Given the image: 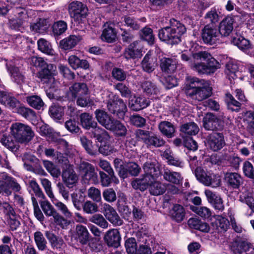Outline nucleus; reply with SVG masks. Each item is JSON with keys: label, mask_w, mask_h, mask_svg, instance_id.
<instances>
[{"label": "nucleus", "mask_w": 254, "mask_h": 254, "mask_svg": "<svg viewBox=\"0 0 254 254\" xmlns=\"http://www.w3.org/2000/svg\"><path fill=\"white\" fill-rule=\"evenodd\" d=\"M186 79V93L192 99L201 101L212 95V87L207 81L191 76Z\"/></svg>", "instance_id": "f257e3e1"}, {"label": "nucleus", "mask_w": 254, "mask_h": 254, "mask_svg": "<svg viewBox=\"0 0 254 254\" xmlns=\"http://www.w3.org/2000/svg\"><path fill=\"white\" fill-rule=\"evenodd\" d=\"M187 31L185 26L174 18L170 20V26L159 30L158 37L160 40L171 45L181 42L182 36Z\"/></svg>", "instance_id": "f03ea898"}, {"label": "nucleus", "mask_w": 254, "mask_h": 254, "mask_svg": "<svg viewBox=\"0 0 254 254\" xmlns=\"http://www.w3.org/2000/svg\"><path fill=\"white\" fill-rule=\"evenodd\" d=\"M10 134L17 142L27 144L34 136L31 127L21 123L12 124L10 127Z\"/></svg>", "instance_id": "7ed1b4c3"}, {"label": "nucleus", "mask_w": 254, "mask_h": 254, "mask_svg": "<svg viewBox=\"0 0 254 254\" xmlns=\"http://www.w3.org/2000/svg\"><path fill=\"white\" fill-rule=\"evenodd\" d=\"M123 160H114L116 171L121 178H127L128 176H137L140 168L137 163L132 162L124 163Z\"/></svg>", "instance_id": "20e7f679"}, {"label": "nucleus", "mask_w": 254, "mask_h": 254, "mask_svg": "<svg viewBox=\"0 0 254 254\" xmlns=\"http://www.w3.org/2000/svg\"><path fill=\"white\" fill-rule=\"evenodd\" d=\"M71 17L78 24L84 23L86 20L88 9L87 6L79 1H73L68 6Z\"/></svg>", "instance_id": "39448f33"}, {"label": "nucleus", "mask_w": 254, "mask_h": 254, "mask_svg": "<svg viewBox=\"0 0 254 254\" xmlns=\"http://www.w3.org/2000/svg\"><path fill=\"white\" fill-rule=\"evenodd\" d=\"M59 163L62 164V177L63 182L67 187L72 188L77 181V176L73 170L72 165L69 164V160H58Z\"/></svg>", "instance_id": "423d86ee"}, {"label": "nucleus", "mask_w": 254, "mask_h": 254, "mask_svg": "<svg viewBox=\"0 0 254 254\" xmlns=\"http://www.w3.org/2000/svg\"><path fill=\"white\" fill-rule=\"evenodd\" d=\"M107 108L112 114L119 119H124L127 111L126 103L124 100L117 97L110 99L107 102Z\"/></svg>", "instance_id": "0eeeda50"}, {"label": "nucleus", "mask_w": 254, "mask_h": 254, "mask_svg": "<svg viewBox=\"0 0 254 254\" xmlns=\"http://www.w3.org/2000/svg\"><path fill=\"white\" fill-rule=\"evenodd\" d=\"M203 42L207 45H213L220 41V33L216 25L206 24L201 32Z\"/></svg>", "instance_id": "6e6552de"}, {"label": "nucleus", "mask_w": 254, "mask_h": 254, "mask_svg": "<svg viewBox=\"0 0 254 254\" xmlns=\"http://www.w3.org/2000/svg\"><path fill=\"white\" fill-rule=\"evenodd\" d=\"M231 250L235 254H251L254 253V246L246 239L237 236L232 243Z\"/></svg>", "instance_id": "1a4fd4ad"}, {"label": "nucleus", "mask_w": 254, "mask_h": 254, "mask_svg": "<svg viewBox=\"0 0 254 254\" xmlns=\"http://www.w3.org/2000/svg\"><path fill=\"white\" fill-rule=\"evenodd\" d=\"M195 61H205L209 73H214L220 67V64L211 55L206 51H201L193 54Z\"/></svg>", "instance_id": "9d476101"}, {"label": "nucleus", "mask_w": 254, "mask_h": 254, "mask_svg": "<svg viewBox=\"0 0 254 254\" xmlns=\"http://www.w3.org/2000/svg\"><path fill=\"white\" fill-rule=\"evenodd\" d=\"M207 142L209 148L214 151L220 150L225 145L223 134L216 132H213L207 136Z\"/></svg>", "instance_id": "9b49d317"}, {"label": "nucleus", "mask_w": 254, "mask_h": 254, "mask_svg": "<svg viewBox=\"0 0 254 254\" xmlns=\"http://www.w3.org/2000/svg\"><path fill=\"white\" fill-rule=\"evenodd\" d=\"M104 240L108 247L118 248L121 241L120 232L116 229L108 230L104 235Z\"/></svg>", "instance_id": "f8f14e48"}, {"label": "nucleus", "mask_w": 254, "mask_h": 254, "mask_svg": "<svg viewBox=\"0 0 254 254\" xmlns=\"http://www.w3.org/2000/svg\"><path fill=\"white\" fill-rule=\"evenodd\" d=\"M140 41L136 40L130 43V45L125 49L123 56L127 60L134 59L141 57L142 55V47Z\"/></svg>", "instance_id": "ddd939ff"}, {"label": "nucleus", "mask_w": 254, "mask_h": 254, "mask_svg": "<svg viewBox=\"0 0 254 254\" xmlns=\"http://www.w3.org/2000/svg\"><path fill=\"white\" fill-rule=\"evenodd\" d=\"M156 179L153 178L151 175H146L145 174L141 176L140 178L136 179L131 183L132 188L136 190H139L143 191L146 190L148 187H150L152 182Z\"/></svg>", "instance_id": "4468645a"}, {"label": "nucleus", "mask_w": 254, "mask_h": 254, "mask_svg": "<svg viewBox=\"0 0 254 254\" xmlns=\"http://www.w3.org/2000/svg\"><path fill=\"white\" fill-rule=\"evenodd\" d=\"M224 179L227 187L233 190L239 189L243 184V178L237 173L227 172Z\"/></svg>", "instance_id": "2eb2a0df"}, {"label": "nucleus", "mask_w": 254, "mask_h": 254, "mask_svg": "<svg viewBox=\"0 0 254 254\" xmlns=\"http://www.w3.org/2000/svg\"><path fill=\"white\" fill-rule=\"evenodd\" d=\"M56 69V66L53 64H48L42 68L38 73V77L43 83L49 84L55 81L53 77V72Z\"/></svg>", "instance_id": "dca6fc26"}, {"label": "nucleus", "mask_w": 254, "mask_h": 254, "mask_svg": "<svg viewBox=\"0 0 254 254\" xmlns=\"http://www.w3.org/2000/svg\"><path fill=\"white\" fill-rule=\"evenodd\" d=\"M194 175L200 183L205 186H213L214 184L217 186L220 185L221 181L219 179L216 182H213L211 177L207 175L201 167H196L194 170Z\"/></svg>", "instance_id": "f3484780"}, {"label": "nucleus", "mask_w": 254, "mask_h": 254, "mask_svg": "<svg viewBox=\"0 0 254 254\" xmlns=\"http://www.w3.org/2000/svg\"><path fill=\"white\" fill-rule=\"evenodd\" d=\"M160 67L163 72H174L177 67L178 62L175 58L164 57L160 59Z\"/></svg>", "instance_id": "a211bd4d"}, {"label": "nucleus", "mask_w": 254, "mask_h": 254, "mask_svg": "<svg viewBox=\"0 0 254 254\" xmlns=\"http://www.w3.org/2000/svg\"><path fill=\"white\" fill-rule=\"evenodd\" d=\"M203 127L208 130H216L222 128L221 121L212 114H207L203 119Z\"/></svg>", "instance_id": "6ab92c4d"}, {"label": "nucleus", "mask_w": 254, "mask_h": 254, "mask_svg": "<svg viewBox=\"0 0 254 254\" xmlns=\"http://www.w3.org/2000/svg\"><path fill=\"white\" fill-rule=\"evenodd\" d=\"M90 237L91 235L85 226L81 224H78L76 226L75 239L77 242L83 246L87 245Z\"/></svg>", "instance_id": "aec40b11"}, {"label": "nucleus", "mask_w": 254, "mask_h": 254, "mask_svg": "<svg viewBox=\"0 0 254 254\" xmlns=\"http://www.w3.org/2000/svg\"><path fill=\"white\" fill-rule=\"evenodd\" d=\"M104 208V215L109 221L116 226H121L123 224V220L113 207L108 204L105 203Z\"/></svg>", "instance_id": "412c9836"}, {"label": "nucleus", "mask_w": 254, "mask_h": 254, "mask_svg": "<svg viewBox=\"0 0 254 254\" xmlns=\"http://www.w3.org/2000/svg\"><path fill=\"white\" fill-rule=\"evenodd\" d=\"M154 162H146L143 167L145 174L151 175L153 178L156 179L162 175V171L160 165L154 160Z\"/></svg>", "instance_id": "4be33fe9"}, {"label": "nucleus", "mask_w": 254, "mask_h": 254, "mask_svg": "<svg viewBox=\"0 0 254 254\" xmlns=\"http://www.w3.org/2000/svg\"><path fill=\"white\" fill-rule=\"evenodd\" d=\"M205 194L209 203L215 210L222 211L224 209L222 198L210 190H205Z\"/></svg>", "instance_id": "5701e85b"}, {"label": "nucleus", "mask_w": 254, "mask_h": 254, "mask_svg": "<svg viewBox=\"0 0 254 254\" xmlns=\"http://www.w3.org/2000/svg\"><path fill=\"white\" fill-rule=\"evenodd\" d=\"M234 19L233 17L229 16L225 18L219 24L218 32L220 36L227 37L233 30Z\"/></svg>", "instance_id": "b1692460"}, {"label": "nucleus", "mask_w": 254, "mask_h": 254, "mask_svg": "<svg viewBox=\"0 0 254 254\" xmlns=\"http://www.w3.org/2000/svg\"><path fill=\"white\" fill-rule=\"evenodd\" d=\"M95 115L98 123L107 129L115 120L106 112L101 109H97L95 111Z\"/></svg>", "instance_id": "393cba45"}, {"label": "nucleus", "mask_w": 254, "mask_h": 254, "mask_svg": "<svg viewBox=\"0 0 254 254\" xmlns=\"http://www.w3.org/2000/svg\"><path fill=\"white\" fill-rule=\"evenodd\" d=\"M189 227L204 233L210 232V228L209 224L204 221H201L197 218H190L188 221ZM211 233L213 232H210Z\"/></svg>", "instance_id": "a878e982"}, {"label": "nucleus", "mask_w": 254, "mask_h": 254, "mask_svg": "<svg viewBox=\"0 0 254 254\" xmlns=\"http://www.w3.org/2000/svg\"><path fill=\"white\" fill-rule=\"evenodd\" d=\"M57 148L58 149H63L64 153L62 158H73L76 157L77 152L74 149L70 148L68 142L64 139H60L58 141Z\"/></svg>", "instance_id": "bb28decb"}, {"label": "nucleus", "mask_w": 254, "mask_h": 254, "mask_svg": "<svg viewBox=\"0 0 254 254\" xmlns=\"http://www.w3.org/2000/svg\"><path fill=\"white\" fill-rule=\"evenodd\" d=\"M158 128L160 132L168 138H172L175 136V127L170 122L161 121L158 125Z\"/></svg>", "instance_id": "cd10ccee"}, {"label": "nucleus", "mask_w": 254, "mask_h": 254, "mask_svg": "<svg viewBox=\"0 0 254 254\" xmlns=\"http://www.w3.org/2000/svg\"><path fill=\"white\" fill-rule=\"evenodd\" d=\"M11 134H3L0 139L1 143L7 149L13 152H16L19 149V145Z\"/></svg>", "instance_id": "c85d7f7f"}, {"label": "nucleus", "mask_w": 254, "mask_h": 254, "mask_svg": "<svg viewBox=\"0 0 254 254\" xmlns=\"http://www.w3.org/2000/svg\"><path fill=\"white\" fill-rule=\"evenodd\" d=\"M150 104L149 98L143 96L134 97L131 101L130 108L133 111H138L146 108Z\"/></svg>", "instance_id": "c756f323"}, {"label": "nucleus", "mask_w": 254, "mask_h": 254, "mask_svg": "<svg viewBox=\"0 0 254 254\" xmlns=\"http://www.w3.org/2000/svg\"><path fill=\"white\" fill-rule=\"evenodd\" d=\"M51 24L49 19L39 18L36 22L31 24L30 29L35 32L43 33L48 30Z\"/></svg>", "instance_id": "7c9ffc66"}, {"label": "nucleus", "mask_w": 254, "mask_h": 254, "mask_svg": "<svg viewBox=\"0 0 254 254\" xmlns=\"http://www.w3.org/2000/svg\"><path fill=\"white\" fill-rule=\"evenodd\" d=\"M170 215L172 220L178 223L181 222L185 217V209L181 204H175L170 210Z\"/></svg>", "instance_id": "2f4dec72"}, {"label": "nucleus", "mask_w": 254, "mask_h": 254, "mask_svg": "<svg viewBox=\"0 0 254 254\" xmlns=\"http://www.w3.org/2000/svg\"><path fill=\"white\" fill-rule=\"evenodd\" d=\"M79 160L80 164L78 167L79 172L81 173H83L84 176L89 180H91L94 177L97 178V175L95 172L93 166L89 163L84 161L81 162L82 160Z\"/></svg>", "instance_id": "473e14b6"}, {"label": "nucleus", "mask_w": 254, "mask_h": 254, "mask_svg": "<svg viewBox=\"0 0 254 254\" xmlns=\"http://www.w3.org/2000/svg\"><path fill=\"white\" fill-rule=\"evenodd\" d=\"M70 66L74 69L79 68L87 69L89 67V64L86 60H81L76 56L71 55L68 58Z\"/></svg>", "instance_id": "72a5a7b5"}, {"label": "nucleus", "mask_w": 254, "mask_h": 254, "mask_svg": "<svg viewBox=\"0 0 254 254\" xmlns=\"http://www.w3.org/2000/svg\"><path fill=\"white\" fill-rule=\"evenodd\" d=\"M69 90L74 98L87 95L88 93V88L84 83H75L69 88Z\"/></svg>", "instance_id": "f704fd0d"}, {"label": "nucleus", "mask_w": 254, "mask_h": 254, "mask_svg": "<svg viewBox=\"0 0 254 254\" xmlns=\"http://www.w3.org/2000/svg\"><path fill=\"white\" fill-rule=\"evenodd\" d=\"M80 40V36L70 35L60 41V47L64 50L71 49L74 47Z\"/></svg>", "instance_id": "c9c22d12"}, {"label": "nucleus", "mask_w": 254, "mask_h": 254, "mask_svg": "<svg viewBox=\"0 0 254 254\" xmlns=\"http://www.w3.org/2000/svg\"><path fill=\"white\" fill-rule=\"evenodd\" d=\"M8 70L10 71L13 80L17 84L21 85L25 82V77L20 69L15 66L8 65L6 64Z\"/></svg>", "instance_id": "e433bc0d"}, {"label": "nucleus", "mask_w": 254, "mask_h": 254, "mask_svg": "<svg viewBox=\"0 0 254 254\" xmlns=\"http://www.w3.org/2000/svg\"><path fill=\"white\" fill-rule=\"evenodd\" d=\"M225 101L229 110L236 112L240 111L243 104L239 101H237L230 93H227L225 94Z\"/></svg>", "instance_id": "4c0bfd02"}, {"label": "nucleus", "mask_w": 254, "mask_h": 254, "mask_svg": "<svg viewBox=\"0 0 254 254\" xmlns=\"http://www.w3.org/2000/svg\"><path fill=\"white\" fill-rule=\"evenodd\" d=\"M157 65L156 60L151 58L148 54L144 56L141 62V66L143 70L147 73H151L153 71Z\"/></svg>", "instance_id": "58836bf2"}, {"label": "nucleus", "mask_w": 254, "mask_h": 254, "mask_svg": "<svg viewBox=\"0 0 254 254\" xmlns=\"http://www.w3.org/2000/svg\"><path fill=\"white\" fill-rule=\"evenodd\" d=\"M91 136L99 142H102L109 138L108 132L104 129L97 126L93 127L91 130Z\"/></svg>", "instance_id": "ea45409f"}, {"label": "nucleus", "mask_w": 254, "mask_h": 254, "mask_svg": "<svg viewBox=\"0 0 254 254\" xmlns=\"http://www.w3.org/2000/svg\"><path fill=\"white\" fill-rule=\"evenodd\" d=\"M23 163L24 168L28 171L36 174H40L44 172L40 164L39 160H26Z\"/></svg>", "instance_id": "a19ab883"}, {"label": "nucleus", "mask_w": 254, "mask_h": 254, "mask_svg": "<svg viewBox=\"0 0 254 254\" xmlns=\"http://www.w3.org/2000/svg\"><path fill=\"white\" fill-rule=\"evenodd\" d=\"M108 130L113 131L118 136H124L127 134L126 127L119 121L114 120Z\"/></svg>", "instance_id": "79ce46f5"}, {"label": "nucleus", "mask_w": 254, "mask_h": 254, "mask_svg": "<svg viewBox=\"0 0 254 254\" xmlns=\"http://www.w3.org/2000/svg\"><path fill=\"white\" fill-rule=\"evenodd\" d=\"M45 235L50 243L53 248L61 249L64 244L63 240L58 238L54 233L50 231H46Z\"/></svg>", "instance_id": "37998d69"}, {"label": "nucleus", "mask_w": 254, "mask_h": 254, "mask_svg": "<svg viewBox=\"0 0 254 254\" xmlns=\"http://www.w3.org/2000/svg\"><path fill=\"white\" fill-rule=\"evenodd\" d=\"M117 33L115 29L111 25H108L103 31L102 39L108 43H112L115 41Z\"/></svg>", "instance_id": "c03bdc74"}, {"label": "nucleus", "mask_w": 254, "mask_h": 254, "mask_svg": "<svg viewBox=\"0 0 254 254\" xmlns=\"http://www.w3.org/2000/svg\"><path fill=\"white\" fill-rule=\"evenodd\" d=\"M80 140L81 144L88 154L91 156H95L97 154L98 145L93 146L92 141L84 136H81Z\"/></svg>", "instance_id": "a18cd8bd"}, {"label": "nucleus", "mask_w": 254, "mask_h": 254, "mask_svg": "<svg viewBox=\"0 0 254 254\" xmlns=\"http://www.w3.org/2000/svg\"><path fill=\"white\" fill-rule=\"evenodd\" d=\"M38 49L43 53L48 55H54V51L50 42L43 38H40L37 41Z\"/></svg>", "instance_id": "49530a36"}, {"label": "nucleus", "mask_w": 254, "mask_h": 254, "mask_svg": "<svg viewBox=\"0 0 254 254\" xmlns=\"http://www.w3.org/2000/svg\"><path fill=\"white\" fill-rule=\"evenodd\" d=\"M204 20L206 24L216 25L219 20L218 11L214 8H211L205 14Z\"/></svg>", "instance_id": "de8ad7c7"}, {"label": "nucleus", "mask_w": 254, "mask_h": 254, "mask_svg": "<svg viewBox=\"0 0 254 254\" xmlns=\"http://www.w3.org/2000/svg\"><path fill=\"white\" fill-rule=\"evenodd\" d=\"M141 88L144 92L147 95H157L159 89L156 85L150 81H145L141 84Z\"/></svg>", "instance_id": "09e8293b"}, {"label": "nucleus", "mask_w": 254, "mask_h": 254, "mask_svg": "<svg viewBox=\"0 0 254 254\" xmlns=\"http://www.w3.org/2000/svg\"><path fill=\"white\" fill-rule=\"evenodd\" d=\"M80 122L82 126L87 129H89L91 127L96 126L97 124L92 120V116L89 113H84L80 116Z\"/></svg>", "instance_id": "8fccbe9b"}, {"label": "nucleus", "mask_w": 254, "mask_h": 254, "mask_svg": "<svg viewBox=\"0 0 254 254\" xmlns=\"http://www.w3.org/2000/svg\"><path fill=\"white\" fill-rule=\"evenodd\" d=\"M34 239L39 250L44 251L46 249L47 242L41 231H37L34 233Z\"/></svg>", "instance_id": "3c124183"}, {"label": "nucleus", "mask_w": 254, "mask_h": 254, "mask_svg": "<svg viewBox=\"0 0 254 254\" xmlns=\"http://www.w3.org/2000/svg\"><path fill=\"white\" fill-rule=\"evenodd\" d=\"M181 131L185 134L193 135L196 134L199 131V127L197 125L193 122L183 125L181 127Z\"/></svg>", "instance_id": "603ef678"}, {"label": "nucleus", "mask_w": 254, "mask_h": 254, "mask_svg": "<svg viewBox=\"0 0 254 254\" xmlns=\"http://www.w3.org/2000/svg\"><path fill=\"white\" fill-rule=\"evenodd\" d=\"M26 101L29 106L37 110L41 109L44 105L41 97L37 95L27 96Z\"/></svg>", "instance_id": "864d4df0"}, {"label": "nucleus", "mask_w": 254, "mask_h": 254, "mask_svg": "<svg viewBox=\"0 0 254 254\" xmlns=\"http://www.w3.org/2000/svg\"><path fill=\"white\" fill-rule=\"evenodd\" d=\"M149 191L150 193L153 195H159L165 192L166 187L160 182L154 180L150 185Z\"/></svg>", "instance_id": "5fc2aeb1"}, {"label": "nucleus", "mask_w": 254, "mask_h": 254, "mask_svg": "<svg viewBox=\"0 0 254 254\" xmlns=\"http://www.w3.org/2000/svg\"><path fill=\"white\" fill-rule=\"evenodd\" d=\"M139 35L141 39L146 41L149 44H153L154 37L152 30L148 27H145L139 31Z\"/></svg>", "instance_id": "6e6d98bb"}, {"label": "nucleus", "mask_w": 254, "mask_h": 254, "mask_svg": "<svg viewBox=\"0 0 254 254\" xmlns=\"http://www.w3.org/2000/svg\"><path fill=\"white\" fill-rule=\"evenodd\" d=\"M126 252L127 254H137V243L134 238L127 239L125 243Z\"/></svg>", "instance_id": "4d7b16f0"}, {"label": "nucleus", "mask_w": 254, "mask_h": 254, "mask_svg": "<svg viewBox=\"0 0 254 254\" xmlns=\"http://www.w3.org/2000/svg\"><path fill=\"white\" fill-rule=\"evenodd\" d=\"M165 143V141L161 137L154 135L149 136L146 145L150 147L152 146L159 147L163 146Z\"/></svg>", "instance_id": "13d9d810"}, {"label": "nucleus", "mask_w": 254, "mask_h": 254, "mask_svg": "<svg viewBox=\"0 0 254 254\" xmlns=\"http://www.w3.org/2000/svg\"><path fill=\"white\" fill-rule=\"evenodd\" d=\"M4 175L8 174L5 172L0 174V194H5L8 196L11 194V191L8 189V179H5Z\"/></svg>", "instance_id": "bf43d9fd"}, {"label": "nucleus", "mask_w": 254, "mask_h": 254, "mask_svg": "<svg viewBox=\"0 0 254 254\" xmlns=\"http://www.w3.org/2000/svg\"><path fill=\"white\" fill-rule=\"evenodd\" d=\"M49 114L52 118L59 120L64 115V108L58 105L52 106L49 109Z\"/></svg>", "instance_id": "052dcab7"}, {"label": "nucleus", "mask_w": 254, "mask_h": 254, "mask_svg": "<svg viewBox=\"0 0 254 254\" xmlns=\"http://www.w3.org/2000/svg\"><path fill=\"white\" fill-rule=\"evenodd\" d=\"M234 44L237 46L242 50H247L250 47V43L249 40L243 37H235L233 39Z\"/></svg>", "instance_id": "680f3d73"}, {"label": "nucleus", "mask_w": 254, "mask_h": 254, "mask_svg": "<svg viewBox=\"0 0 254 254\" xmlns=\"http://www.w3.org/2000/svg\"><path fill=\"white\" fill-rule=\"evenodd\" d=\"M112 75L114 79L120 82L124 81L127 77V72L119 67H114L112 71Z\"/></svg>", "instance_id": "e2e57ef3"}, {"label": "nucleus", "mask_w": 254, "mask_h": 254, "mask_svg": "<svg viewBox=\"0 0 254 254\" xmlns=\"http://www.w3.org/2000/svg\"><path fill=\"white\" fill-rule=\"evenodd\" d=\"M123 21L125 23V25L130 27L133 30H137L140 27V24L138 21L133 17L130 16H125L123 17Z\"/></svg>", "instance_id": "0e129e2a"}, {"label": "nucleus", "mask_w": 254, "mask_h": 254, "mask_svg": "<svg viewBox=\"0 0 254 254\" xmlns=\"http://www.w3.org/2000/svg\"><path fill=\"white\" fill-rule=\"evenodd\" d=\"M243 171L245 177L254 181V168L252 163L248 161L245 162Z\"/></svg>", "instance_id": "69168bd1"}, {"label": "nucleus", "mask_w": 254, "mask_h": 254, "mask_svg": "<svg viewBox=\"0 0 254 254\" xmlns=\"http://www.w3.org/2000/svg\"><path fill=\"white\" fill-rule=\"evenodd\" d=\"M17 112L27 119L32 120L36 117V114L33 110L23 106H20L18 108Z\"/></svg>", "instance_id": "338daca9"}, {"label": "nucleus", "mask_w": 254, "mask_h": 254, "mask_svg": "<svg viewBox=\"0 0 254 254\" xmlns=\"http://www.w3.org/2000/svg\"><path fill=\"white\" fill-rule=\"evenodd\" d=\"M67 29L66 22L61 20L55 22L53 25V31L54 34L60 35L64 33Z\"/></svg>", "instance_id": "774afa93"}]
</instances>
